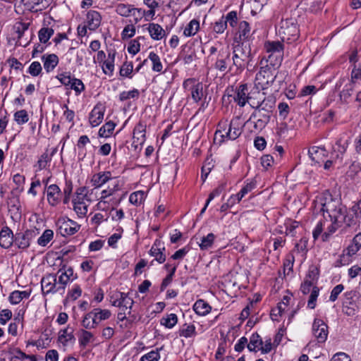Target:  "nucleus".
<instances>
[{
  "label": "nucleus",
  "mask_w": 361,
  "mask_h": 361,
  "mask_svg": "<svg viewBox=\"0 0 361 361\" xmlns=\"http://www.w3.org/2000/svg\"><path fill=\"white\" fill-rule=\"evenodd\" d=\"M263 341L257 333H254L250 338V342L247 344V348L250 351L257 352L259 350Z\"/></svg>",
  "instance_id": "nucleus-37"
},
{
  "label": "nucleus",
  "mask_w": 361,
  "mask_h": 361,
  "mask_svg": "<svg viewBox=\"0 0 361 361\" xmlns=\"http://www.w3.org/2000/svg\"><path fill=\"white\" fill-rule=\"evenodd\" d=\"M118 184L114 185V187H108L101 191L99 196L97 197L98 199L108 200L107 199L111 196L114 195L116 192L118 190Z\"/></svg>",
  "instance_id": "nucleus-59"
},
{
  "label": "nucleus",
  "mask_w": 361,
  "mask_h": 361,
  "mask_svg": "<svg viewBox=\"0 0 361 361\" xmlns=\"http://www.w3.org/2000/svg\"><path fill=\"white\" fill-rule=\"evenodd\" d=\"M39 234L37 229H27L25 232L15 234L14 244L18 248L25 250L30 245L31 241Z\"/></svg>",
  "instance_id": "nucleus-12"
},
{
  "label": "nucleus",
  "mask_w": 361,
  "mask_h": 361,
  "mask_svg": "<svg viewBox=\"0 0 361 361\" xmlns=\"http://www.w3.org/2000/svg\"><path fill=\"white\" fill-rule=\"evenodd\" d=\"M352 68L350 82L345 86V88L342 91V93L345 97H349L351 95L353 85L358 80H361V65L356 64L354 66H352Z\"/></svg>",
  "instance_id": "nucleus-21"
},
{
  "label": "nucleus",
  "mask_w": 361,
  "mask_h": 361,
  "mask_svg": "<svg viewBox=\"0 0 361 361\" xmlns=\"http://www.w3.org/2000/svg\"><path fill=\"white\" fill-rule=\"evenodd\" d=\"M233 63L241 66V62L248 63L252 56L251 47H233Z\"/></svg>",
  "instance_id": "nucleus-16"
},
{
  "label": "nucleus",
  "mask_w": 361,
  "mask_h": 361,
  "mask_svg": "<svg viewBox=\"0 0 361 361\" xmlns=\"http://www.w3.org/2000/svg\"><path fill=\"white\" fill-rule=\"evenodd\" d=\"M8 353L11 357V360H23L25 359L27 354L23 353L20 348L16 347H11L8 350Z\"/></svg>",
  "instance_id": "nucleus-51"
},
{
  "label": "nucleus",
  "mask_w": 361,
  "mask_h": 361,
  "mask_svg": "<svg viewBox=\"0 0 361 361\" xmlns=\"http://www.w3.org/2000/svg\"><path fill=\"white\" fill-rule=\"evenodd\" d=\"M54 30L51 27H44L38 32L39 40L41 43L46 44L54 35Z\"/></svg>",
  "instance_id": "nucleus-44"
},
{
  "label": "nucleus",
  "mask_w": 361,
  "mask_h": 361,
  "mask_svg": "<svg viewBox=\"0 0 361 361\" xmlns=\"http://www.w3.org/2000/svg\"><path fill=\"white\" fill-rule=\"evenodd\" d=\"M68 89L73 90L75 95H79L85 90V85L81 80L73 78Z\"/></svg>",
  "instance_id": "nucleus-58"
},
{
  "label": "nucleus",
  "mask_w": 361,
  "mask_h": 361,
  "mask_svg": "<svg viewBox=\"0 0 361 361\" xmlns=\"http://www.w3.org/2000/svg\"><path fill=\"white\" fill-rule=\"evenodd\" d=\"M57 233L63 237L76 233L80 228V225L68 217H60L56 223Z\"/></svg>",
  "instance_id": "nucleus-9"
},
{
  "label": "nucleus",
  "mask_w": 361,
  "mask_h": 361,
  "mask_svg": "<svg viewBox=\"0 0 361 361\" xmlns=\"http://www.w3.org/2000/svg\"><path fill=\"white\" fill-rule=\"evenodd\" d=\"M180 336L191 338L196 335L195 326L193 324H185L179 330Z\"/></svg>",
  "instance_id": "nucleus-48"
},
{
  "label": "nucleus",
  "mask_w": 361,
  "mask_h": 361,
  "mask_svg": "<svg viewBox=\"0 0 361 361\" xmlns=\"http://www.w3.org/2000/svg\"><path fill=\"white\" fill-rule=\"evenodd\" d=\"M42 71L41 63L39 61H33L29 66L27 73L32 76H38Z\"/></svg>",
  "instance_id": "nucleus-63"
},
{
  "label": "nucleus",
  "mask_w": 361,
  "mask_h": 361,
  "mask_svg": "<svg viewBox=\"0 0 361 361\" xmlns=\"http://www.w3.org/2000/svg\"><path fill=\"white\" fill-rule=\"evenodd\" d=\"M238 29L239 40L242 43L245 42L251 36L250 27L249 23L245 20H243L240 22Z\"/></svg>",
  "instance_id": "nucleus-32"
},
{
  "label": "nucleus",
  "mask_w": 361,
  "mask_h": 361,
  "mask_svg": "<svg viewBox=\"0 0 361 361\" xmlns=\"http://www.w3.org/2000/svg\"><path fill=\"white\" fill-rule=\"evenodd\" d=\"M114 57L115 54L109 52V58L102 63V68L103 73L109 76H112L114 71Z\"/></svg>",
  "instance_id": "nucleus-34"
},
{
  "label": "nucleus",
  "mask_w": 361,
  "mask_h": 361,
  "mask_svg": "<svg viewBox=\"0 0 361 361\" xmlns=\"http://www.w3.org/2000/svg\"><path fill=\"white\" fill-rule=\"evenodd\" d=\"M54 275H57L56 283L61 295L64 294L66 286L76 278L71 267L61 268Z\"/></svg>",
  "instance_id": "nucleus-13"
},
{
  "label": "nucleus",
  "mask_w": 361,
  "mask_h": 361,
  "mask_svg": "<svg viewBox=\"0 0 361 361\" xmlns=\"http://www.w3.org/2000/svg\"><path fill=\"white\" fill-rule=\"evenodd\" d=\"M261 88H258L255 85V87L249 92L247 103L252 109L259 106V102L263 101V99L267 97L265 92H261Z\"/></svg>",
  "instance_id": "nucleus-25"
},
{
  "label": "nucleus",
  "mask_w": 361,
  "mask_h": 361,
  "mask_svg": "<svg viewBox=\"0 0 361 361\" xmlns=\"http://www.w3.org/2000/svg\"><path fill=\"white\" fill-rule=\"evenodd\" d=\"M111 312L107 309L94 308L85 314L82 320V325L86 329L97 328L102 322L109 319Z\"/></svg>",
  "instance_id": "nucleus-3"
},
{
  "label": "nucleus",
  "mask_w": 361,
  "mask_h": 361,
  "mask_svg": "<svg viewBox=\"0 0 361 361\" xmlns=\"http://www.w3.org/2000/svg\"><path fill=\"white\" fill-rule=\"evenodd\" d=\"M243 126L240 116L233 118L230 122L227 120L220 121L215 132L214 140H217L219 137V144L226 140H235L241 135Z\"/></svg>",
  "instance_id": "nucleus-2"
},
{
  "label": "nucleus",
  "mask_w": 361,
  "mask_h": 361,
  "mask_svg": "<svg viewBox=\"0 0 361 361\" xmlns=\"http://www.w3.org/2000/svg\"><path fill=\"white\" fill-rule=\"evenodd\" d=\"M319 275V269L316 265H311L308 269L305 280L317 283Z\"/></svg>",
  "instance_id": "nucleus-52"
},
{
  "label": "nucleus",
  "mask_w": 361,
  "mask_h": 361,
  "mask_svg": "<svg viewBox=\"0 0 361 361\" xmlns=\"http://www.w3.org/2000/svg\"><path fill=\"white\" fill-rule=\"evenodd\" d=\"M109 298L111 305L118 307L120 310H129L128 314H130L134 301L128 296V293L116 291L113 293Z\"/></svg>",
  "instance_id": "nucleus-10"
},
{
  "label": "nucleus",
  "mask_w": 361,
  "mask_h": 361,
  "mask_svg": "<svg viewBox=\"0 0 361 361\" xmlns=\"http://www.w3.org/2000/svg\"><path fill=\"white\" fill-rule=\"evenodd\" d=\"M319 294V288L317 286H314L311 290L309 300L307 301V307L313 310L317 305V300Z\"/></svg>",
  "instance_id": "nucleus-56"
},
{
  "label": "nucleus",
  "mask_w": 361,
  "mask_h": 361,
  "mask_svg": "<svg viewBox=\"0 0 361 361\" xmlns=\"http://www.w3.org/2000/svg\"><path fill=\"white\" fill-rule=\"evenodd\" d=\"M267 56H264L262 61L265 59L266 64L276 70L281 65L283 59V47H267Z\"/></svg>",
  "instance_id": "nucleus-11"
},
{
  "label": "nucleus",
  "mask_w": 361,
  "mask_h": 361,
  "mask_svg": "<svg viewBox=\"0 0 361 361\" xmlns=\"http://www.w3.org/2000/svg\"><path fill=\"white\" fill-rule=\"evenodd\" d=\"M276 105V99L272 95H269L259 102V105L254 109H259L262 111L271 114Z\"/></svg>",
  "instance_id": "nucleus-31"
},
{
  "label": "nucleus",
  "mask_w": 361,
  "mask_h": 361,
  "mask_svg": "<svg viewBox=\"0 0 361 361\" xmlns=\"http://www.w3.org/2000/svg\"><path fill=\"white\" fill-rule=\"evenodd\" d=\"M361 307V294L355 290L347 291L343 295V312L349 317L357 314Z\"/></svg>",
  "instance_id": "nucleus-4"
},
{
  "label": "nucleus",
  "mask_w": 361,
  "mask_h": 361,
  "mask_svg": "<svg viewBox=\"0 0 361 361\" xmlns=\"http://www.w3.org/2000/svg\"><path fill=\"white\" fill-rule=\"evenodd\" d=\"M227 95L231 97L233 101L240 107H243L248 102V87L246 83H242L234 87H229L226 90Z\"/></svg>",
  "instance_id": "nucleus-8"
},
{
  "label": "nucleus",
  "mask_w": 361,
  "mask_h": 361,
  "mask_svg": "<svg viewBox=\"0 0 361 361\" xmlns=\"http://www.w3.org/2000/svg\"><path fill=\"white\" fill-rule=\"evenodd\" d=\"M30 23L18 21L13 27V39L18 41L22 39L24 37H33L32 30L30 29Z\"/></svg>",
  "instance_id": "nucleus-20"
},
{
  "label": "nucleus",
  "mask_w": 361,
  "mask_h": 361,
  "mask_svg": "<svg viewBox=\"0 0 361 361\" xmlns=\"http://www.w3.org/2000/svg\"><path fill=\"white\" fill-rule=\"evenodd\" d=\"M47 199L49 204L56 207L60 204L62 199V191L56 184H50L47 187Z\"/></svg>",
  "instance_id": "nucleus-17"
},
{
  "label": "nucleus",
  "mask_w": 361,
  "mask_h": 361,
  "mask_svg": "<svg viewBox=\"0 0 361 361\" xmlns=\"http://www.w3.org/2000/svg\"><path fill=\"white\" fill-rule=\"evenodd\" d=\"M160 358L159 351L152 350L149 353L142 355L140 358V361H158Z\"/></svg>",
  "instance_id": "nucleus-64"
},
{
  "label": "nucleus",
  "mask_w": 361,
  "mask_h": 361,
  "mask_svg": "<svg viewBox=\"0 0 361 361\" xmlns=\"http://www.w3.org/2000/svg\"><path fill=\"white\" fill-rule=\"evenodd\" d=\"M140 96V92L137 89H133L130 91H123L119 94V100L124 102L130 99H137Z\"/></svg>",
  "instance_id": "nucleus-54"
},
{
  "label": "nucleus",
  "mask_w": 361,
  "mask_h": 361,
  "mask_svg": "<svg viewBox=\"0 0 361 361\" xmlns=\"http://www.w3.org/2000/svg\"><path fill=\"white\" fill-rule=\"evenodd\" d=\"M165 246L160 240H155L152 245L149 255L154 257L159 264H163L166 261Z\"/></svg>",
  "instance_id": "nucleus-19"
},
{
  "label": "nucleus",
  "mask_w": 361,
  "mask_h": 361,
  "mask_svg": "<svg viewBox=\"0 0 361 361\" xmlns=\"http://www.w3.org/2000/svg\"><path fill=\"white\" fill-rule=\"evenodd\" d=\"M215 238L216 235L212 233H209L206 236L202 237L201 242L199 244L200 250H207L211 248L214 244Z\"/></svg>",
  "instance_id": "nucleus-40"
},
{
  "label": "nucleus",
  "mask_w": 361,
  "mask_h": 361,
  "mask_svg": "<svg viewBox=\"0 0 361 361\" xmlns=\"http://www.w3.org/2000/svg\"><path fill=\"white\" fill-rule=\"evenodd\" d=\"M326 151L324 147L313 146L308 150L310 158L316 163H319L324 161L326 157Z\"/></svg>",
  "instance_id": "nucleus-30"
},
{
  "label": "nucleus",
  "mask_w": 361,
  "mask_h": 361,
  "mask_svg": "<svg viewBox=\"0 0 361 361\" xmlns=\"http://www.w3.org/2000/svg\"><path fill=\"white\" fill-rule=\"evenodd\" d=\"M133 8L132 5L118 4L116 6V12L123 17H128L132 16Z\"/></svg>",
  "instance_id": "nucleus-47"
},
{
  "label": "nucleus",
  "mask_w": 361,
  "mask_h": 361,
  "mask_svg": "<svg viewBox=\"0 0 361 361\" xmlns=\"http://www.w3.org/2000/svg\"><path fill=\"white\" fill-rule=\"evenodd\" d=\"M224 20L226 23V25L228 23L231 27H235L237 25L238 23V13L235 11H231L229 13H227L226 17H224Z\"/></svg>",
  "instance_id": "nucleus-62"
},
{
  "label": "nucleus",
  "mask_w": 361,
  "mask_h": 361,
  "mask_svg": "<svg viewBox=\"0 0 361 361\" xmlns=\"http://www.w3.org/2000/svg\"><path fill=\"white\" fill-rule=\"evenodd\" d=\"M48 150H46L39 158L35 167H37V171H41L46 169L51 161V155L48 154Z\"/></svg>",
  "instance_id": "nucleus-42"
},
{
  "label": "nucleus",
  "mask_w": 361,
  "mask_h": 361,
  "mask_svg": "<svg viewBox=\"0 0 361 361\" xmlns=\"http://www.w3.org/2000/svg\"><path fill=\"white\" fill-rule=\"evenodd\" d=\"M116 127L114 121H109L103 125L99 130V135L102 137H108L112 133Z\"/></svg>",
  "instance_id": "nucleus-41"
},
{
  "label": "nucleus",
  "mask_w": 361,
  "mask_h": 361,
  "mask_svg": "<svg viewBox=\"0 0 361 361\" xmlns=\"http://www.w3.org/2000/svg\"><path fill=\"white\" fill-rule=\"evenodd\" d=\"M94 340V335L92 332L85 329L80 331V334L78 336V342L80 347L85 348L87 345Z\"/></svg>",
  "instance_id": "nucleus-36"
},
{
  "label": "nucleus",
  "mask_w": 361,
  "mask_h": 361,
  "mask_svg": "<svg viewBox=\"0 0 361 361\" xmlns=\"http://www.w3.org/2000/svg\"><path fill=\"white\" fill-rule=\"evenodd\" d=\"M113 179L112 173L109 171H103L94 173L90 178V183L94 190L102 188L109 180Z\"/></svg>",
  "instance_id": "nucleus-18"
},
{
  "label": "nucleus",
  "mask_w": 361,
  "mask_h": 361,
  "mask_svg": "<svg viewBox=\"0 0 361 361\" xmlns=\"http://www.w3.org/2000/svg\"><path fill=\"white\" fill-rule=\"evenodd\" d=\"M148 30L150 36L154 39H160L165 34L163 28L159 25L155 23H149Z\"/></svg>",
  "instance_id": "nucleus-39"
},
{
  "label": "nucleus",
  "mask_w": 361,
  "mask_h": 361,
  "mask_svg": "<svg viewBox=\"0 0 361 361\" xmlns=\"http://www.w3.org/2000/svg\"><path fill=\"white\" fill-rule=\"evenodd\" d=\"M314 209L319 212H331L333 216L337 217L336 221H340L341 226L345 224L351 226L356 224V217L354 214L348 213L347 208L340 200L335 199L329 192H324L318 195L314 201Z\"/></svg>",
  "instance_id": "nucleus-1"
},
{
  "label": "nucleus",
  "mask_w": 361,
  "mask_h": 361,
  "mask_svg": "<svg viewBox=\"0 0 361 361\" xmlns=\"http://www.w3.org/2000/svg\"><path fill=\"white\" fill-rule=\"evenodd\" d=\"M44 68L47 73L54 71L59 63V57L54 54H44L42 56Z\"/></svg>",
  "instance_id": "nucleus-29"
},
{
  "label": "nucleus",
  "mask_w": 361,
  "mask_h": 361,
  "mask_svg": "<svg viewBox=\"0 0 361 361\" xmlns=\"http://www.w3.org/2000/svg\"><path fill=\"white\" fill-rule=\"evenodd\" d=\"M323 213V215L325 216V213L327 214L328 216L330 218V220L331 221V225L328 227L327 231L325 232L322 235V240L323 241L328 240L330 235H331L333 233L336 232V231L341 226L340 221H337V217L333 216V213L331 212H322Z\"/></svg>",
  "instance_id": "nucleus-27"
},
{
  "label": "nucleus",
  "mask_w": 361,
  "mask_h": 361,
  "mask_svg": "<svg viewBox=\"0 0 361 361\" xmlns=\"http://www.w3.org/2000/svg\"><path fill=\"white\" fill-rule=\"evenodd\" d=\"M199 27H200L199 21L195 19H193L185 27V28L184 29V31H183V34L185 36L194 35L198 30Z\"/></svg>",
  "instance_id": "nucleus-55"
},
{
  "label": "nucleus",
  "mask_w": 361,
  "mask_h": 361,
  "mask_svg": "<svg viewBox=\"0 0 361 361\" xmlns=\"http://www.w3.org/2000/svg\"><path fill=\"white\" fill-rule=\"evenodd\" d=\"M87 26L90 30H95L101 23L100 13L94 10H90L87 13Z\"/></svg>",
  "instance_id": "nucleus-28"
},
{
  "label": "nucleus",
  "mask_w": 361,
  "mask_h": 361,
  "mask_svg": "<svg viewBox=\"0 0 361 361\" xmlns=\"http://www.w3.org/2000/svg\"><path fill=\"white\" fill-rule=\"evenodd\" d=\"M54 231L51 229H46L42 235L37 239V244L42 247H45L53 239Z\"/></svg>",
  "instance_id": "nucleus-46"
},
{
  "label": "nucleus",
  "mask_w": 361,
  "mask_h": 361,
  "mask_svg": "<svg viewBox=\"0 0 361 361\" xmlns=\"http://www.w3.org/2000/svg\"><path fill=\"white\" fill-rule=\"evenodd\" d=\"M31 291L14 290L8 296V300L12 305L19 304L24 298H28Z\"/></svg>",
  "instance_id": "nucleus-33"
},
{
  "label": "nucleus",
  "mask_w": 361,
  "mask_h": 361,
  "mask_svg": "<svg viewBox=\"0 0 361 361\" xmlns=\"http://www.w3.org/2000/svg\"><path fill=\"white\" fill-rule=\"evenodd\" d=\"M15 235L8 226H4L0 231V246L8 249L14 243Z\"/></svg>",
  "instance_id": "nucleus-23"
},
{
  "label": "nucleus",
  "mask_w": 361,
  "mask_h": 361,
  "mask_svg": "<svg viewBox=\"0 0 361 361\" xmlns=\"http://www.w3.org/2000/svg\"><path fill=\"white\" fill-rule=\"evenodd\" d=\"M13 119L18 125H23L29 121V115L26 110L17 111L13 114Z\"/></svg>",
  "instance_id": "nucleus-53"
},
{
  "label": "nucleus",
  "mask_w": 361,
  "mask_h": 361,
  "mask_svg": "<svg viewBox=\"0 0 361 361\" xmlns=\"http://www.w3.org/2000/svg\"><path fill=\"white\" fill-rule=\"evenodd\" d=\"M350 142V137L346 135H341L336 142L334 152L338 159H342Z\"/></svg>",
  "instance_id": "nucleus-24"
},
{
  "label": "nucleus",
  "mask_w": 361,
  "mask_h": 361,
  "mask_svg": "<svg viewBox=\"0 0 361 361\" xmlns=\"http://www.w3.org/2000/svg\"><path fill=\"white\" fill-rule=\"evenodd\" d=\"M148 58L152 62V71L159 73L161 72L162 71L163 66L159 56L157 54L151 52L149 53Z\"/></svg>",
  "instance_id": "nucleus-49"
},
{
  "label": "nucleus",
  "mask_w": 361,
  "mask_h": 361,
  "mask_svg": "<svg viewBox=\"0 0 361 361\" xmlns=\"http://www.w3.org/2000/svg\"><path fill=\"white\" fill-rule=\"evenodd\" d=\"M58 339L63 345H67L69 342L75 340L72 332H68V329H64L59 331Z\"/></svg>",
  "instance_id": "nucleus-50"
},
{
  "label": "nucleus",
  "mask_w": 361,
  "mask_h": 361,
  "mask_svg": "<svg viewBox=\"0 0 361 361\" xmlns=\"http://www.w3.org/2000/svg\"><path fill=\"white\" fill-rule=\"evenodd\" d=\"M178 322V317L176 314L171 313L166 317H162L160 324L166 328L172 329Z\"/></svg>",
  "instance_id": "nucleus-45"
},
{
  "label": "nucleus",
  "mask_w": 361,
  "mask_h": 361,
  "mask_svg": "<svg viewBox=\"0 0 361 361\" xmlns=\"http://www.w3.org/2000/svg\"><path fill=\"white\" fill-rule=\"evenodd\" d=\"M105 113V106L99 103L94 106L89 116L90 123L92 126H99L103 121Z\"/></svg>",
  "instance_id": "nucleus-22"
},
{
  "label": "nucleus",
  "mask_w": 361,
  "mask_h": 361,
  "mask_svg": "<svg viewBox=\"0 0 361 361\" xmlns=\"http://www.w3.org/2000/svg\"><path fill=\"white\" fill-rule=\"evenodd\" d=\"M57 275L54 274H48L42 277L41 279L42 290L44 295L59 293L60 290H58L56 283Z\"/></svg>",
  "instance_id": "nucleus-15"
},
{
  "label": "nucleus",
  "mask_w": 361,
  "mask_h": 361,
  "mask_svg": "<svg viewBox=\"0 0 361 361\" xmlns=\"http://www.w3.org/2000/svg\"><path fill=\"white\" fill-rule=\"evenodd\" d=\"M133 66L132 62H125L120 68V75L123 77L132 78Z\"/></svg>",
  "instance_id": "nucleus-61"
},
{
  "label": "nucleus",
  "mask_w": 361,
  "mask_h": 361,
  "mask_svg": "<svg viewBox=\"0 0 361 361\" xmlns=\"http://www.w3.org/2000/svg\"><path fill=\"white\" fill-rule=\"evenodd\" d=\"M26 5L29 6V9L32 12L42 11L49 5L47 0H28Z\"/></svg>",
  "instance_id": "nucleus-38"
},
{
  "label": "nucleus",
  "mask_w": 361,
  "mask_h": 361,
  "mask_svg": "<svg viewBox=\"0 0 361 361\" xmlns=\"http://www.w3.org/2000/svg\"><path fill=\"white\" fill-rule=\"evenodd\" d=\"M145 198V194L143 191L138 190L130 194L129 202L135 205L140 204Z\"/></svg>",
  "instance_id": "nucleus-57"
},
{
  "label": "nucleus",
  "mask_w": 361,
  "mask_h": 361,
  "mask_svg": "<svg viewBox=\"0 0 361 361\" xmlns=\"http://www.w3.org/2000/svg\"><path fill=\"white\" fill-rule=\"evenodd\" d=\"M312 334L318 343H324L327 339L329 331L328 326L321 319H314L312 324Z\"/></svg>",
  "instance_id": "nucleus-14"
},
{
  "label": "nucleus",
  "mask_w": 361,
  "mask_h": 361,
  "mask_svg": "<svg viewBox=\"0 0 361 361\" xmlns=\"http://www.w3.org/2000/svg\"><path fill=\"white\" fill-rule=\"evenodd\" d=\"M93 192L94 189L89 190L85 186L80 187L77 188L72 202H85V201H87L90 202L92 201L91 195Z\"/></svg>",
  "instance_id": "nucleus-26"
},
{
  "label": "nucleus",
  "mask_w": 361,
  "mask_h": 361,
  "mask_svg": "<svg viewBox=\"0 0 361 361\" xmlns=\"http://www.w3.org/2000/svg\"><path fill=\"white\" fill-rule=\"evenodd\" d=\"M183 87L190 95L194 102L197 103L204 97L203 84L195 78L185 79L183 82Z\"/></svg>",
  "instance_id": "nucleus-7"
},
{
  "label": "nucleus",
  "mask_w": 361,
  "mask_h": 361,
  "mask_svg": "<svg viewBox=\"0 0 361 361\" xmlns=\"http://www.w3.org/2000/svg\"><path fill=\"white\" fill-rule=\"evenodd\" d=\"M360 50L357 49H352L349 51V62L351 66H354L356 64L361 65V54H359Z\"/></svg>",
  "instance_id": "nucleus-60"
},
{
  "label": "nucleus",
  "mask_w": 361,
  "mask_h": 361,
  "mask_svg": "<svg viewBox=\"0 0 361 361\" xmlns=\"http://www.w3.org/2000/svg\"><path fill=\"white\" fill-rule=\"evenodd\" d=\"M73 210L79 218H83L86 216L88 211V205L85 202H72Z\"/></svg>",
  "instance_id": "nucleus-43"
},
{
  "label": "nucleus",
  "mask_w": 361,
  "mask_h": 361,
  "mask_svg": "<svg viewBox=\"0 0 361 361\" xmlns=\"http://www.w3.org/2000/svg\"><path fill=\"white\" fill-rule=\"evenodd\" d=\"M262 66L256 74L255 85L262 90H267L274 82L276 74L273 67H269V64L263 65V61H261Z\"/></svg>",
  "instance_id": "nucleus-5"
},
{
  "label": "nucleus",
  "mask_w": 361,
  "mask_h": 361,
  "mask_svg": "<svg viewBox=\"0 0 361 361\" xmlns=\"http://www.w3.org/2000/svg\"><path fill=\"white\" fill-rule=\"evenodd\" d=\"M211 306L203 300H197L193 305L194 311L200 316L207 314L211 311Z\"/></svg>",
  "instance_id": "nucleus-35"
},
{
  "label": "nucleus",
  "mask_w": 361,
  "mask_h": 361,
  "mask_svg": "<svg viewBox=\"0 0 361 361\" xmlns=\"http://www.w3.org/2000/svg\"><path fill=\"white\" fill-rule=\"evenodd\" d=\"M271 118V114L262 111L259 109H255L251 114L249 119L244 123V126H252L250 132L257 133L262 130Z\"/></svg>",
  "instance_id": "nucleus-6"
}]
</instances>
